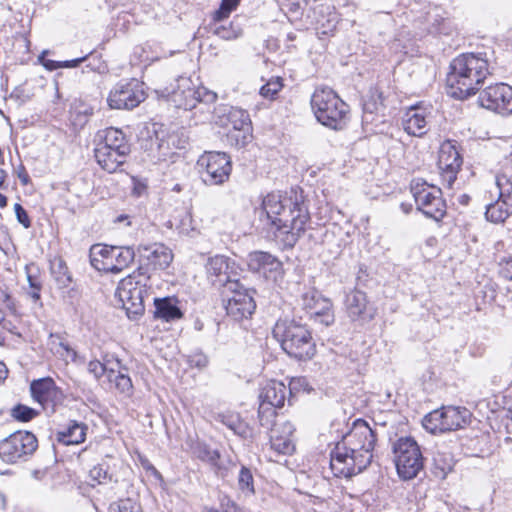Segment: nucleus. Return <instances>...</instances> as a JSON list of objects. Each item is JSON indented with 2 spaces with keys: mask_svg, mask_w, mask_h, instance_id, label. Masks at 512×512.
Masks as SVG:
<instances>
[{
  "mask_svg": "<svg viewBox=\"0 0 512 512\" xmlns=\"http://www.w3.org/2000/svg\"><path fill=\"white\" fill-rule=\"evenodd\" d=\"M262 211L270 223L274 240L283 249L296 245L310 220L308 208L297 194L269 193L263 198Z\"/></svg>",
  "mask_w": 512,
  "mask_h": 512,
  "instance_id": "obj_1",
  "label": "nucleus"
},
{
  "mask_svg": "<svg viewBox=\"0 0 512 512\" xmlns=\"http://www.w3.org/2000/svg\"><path fill=\"white\" fill-rule=\"evenodd\" d=\"M376 441V431L365 420H355L349 432L330 452L333 475L350 478L365 470L372 462Z\"/></svg>",
  "mask_w": 512,
  "mask_h": 512,
  "instance_id": "obj_2",
  "label": "nucleus"
},
{
  "mask_svg": "<svg viewBox=\"0 0 512 512\" xmlns=\"http://www.w3.org/2000/svg\"><path fill=\"white\" fill-rule=\"evenodd\" d=\"M488 74V60L480 54L459 55L451 62L447 76L451 96L465 99L475 94Z\"/></svg>",
  "mask_w": 512,
  "mask_h": 512,
  "instance_id": "obj_3",
  "label": "nucleus"
},
{
  "mask_svg": "<svg viewBox=\"0 0 512 512\" xmlns=\"http://www.w3.org/2000/svg\"><path fill=\"white\" fill-rule=\"evenodd\" d=\"M273 336L282 349L299 360L311 359L315 354V343L309 329L296 320L280 319L273 328Z\"/></svg>",
  "mask_w": 512,
  "mask_h": 512,
  "instance_id": "obj_4",
  "label": "nucleus"
},
{
  "mask_svg": "<svg viewBox=\"0 0 512 512\" xmlns=\"http://www.w3.org/2000/svg\"><path fill=\"white\" fill-rule=\"evenodd\" d=\"M311 107L316 119L324 126L340 130L346 124L348 105L331 88H317L311 97Z\"/></svg>",
  "mask_w": 512,
  "mask_h": 512,
  "instance_id": "obj_5",
  "label": "nucleus"
},
{
  "mask_svg": "<svg viewBox=\"0 0 512 512\" xmlns=\"http://www.w3.org/2000/svg\"><path fill=\"white\" fill-rule=\"evenodd\" d=\"M148 282L149 276L142 267L119 282L115 295L122 303L128 318L137 319L144 313Z\"/></svg>",
  "mask_w": 512,
  "mask_h": 512,
  "instance_id": "obj_6",
  "label": "nucleus"
},
{
  "mask_svg": "<svg viewBox=\"0 0 512 512\" xmlns=\"http://www.w3.org/2000/svg\"><path fill=\"white\" fill-rule=\"evenodd\" d=\"M90 263L98 271L118 274L135 259L132 247H117L95 244L90 248Z\"/></svg>",
  "mask_w": 512,
  "mask_h": 512,
  "instance_id": "obj_7",
  "label": "nucleus"
},
{
  "mask_svg": "<svg viewBox=\"0 0 512 512\" xmlns=\"http://www.w3.org/2000/svg\"><path fill=\"white\" fill-rule=\"evenodd\" d=\"M470 418L471 413L465 407L443 406L428 413L423 426L433 434L455 431L468 425Z\"/></svg>",
  "mask_w": 512,
  "mask_h": 512,
  "instance_id": "obj_8",
  "label": "nucleus"
},
{
  "mask_svg": "<svg viewBox=\"0 0 512 512\" xmlns=\"http://www.w3.org/2000/svg\"><path fill=\"white\" fill-rule=\"evenodd\" d=\"M394 461L399 476L413 479L423 468V456L418 443L411 437L399 438L393 445Z\"/></svg>",
  "mask_w": 512,
  "mask_h": 512,
  "instance_id": "obj_9",
  "label": "nucleus"
},
{
  "mask_svg": "<svg viewBox=\"0 0 512 512\" xmlns=\"http://www.w3.org/2000/svg\"><path fill=\"white\" fill-rule=\"evenodd\" d=\"M411 192L417 209L426 217L439 221L445 216L446 205L439 188L425 181L415 180L411 184Z\"/></svg>",
  "mask_w": 512,
  "mask_h": 512,
  "instance_id": "obj_10",
  "label": "nucleus"
},
{
  "mask_svg": "<svg viewBox=\"0 0 512 512\" xmlns=\"http://www.w3.org/2000/svg\"><path fill=\"white\" fill-rule=\"evenodd\" d=\"M216 93L208 91L204 87H197L187 77L177 79V85L171 92V101L177 108L184 110L195 109L198 104L215 102Z\"/></svg>",
  "mask_w": 512,
  "mask_h": 512,
  "instance_id": "obj_11",
  "label": "nucleus"
},
{
  "mask_svg": "<svg viewBox=\"0 0 512 512\" xmlns=\"http://www.w3.org/2000/svg\"><path fill=\"white\" fill-rule=\"evenodd\" d=\"M38 447L36 436L29 431H16L0 442V458L6 463L26 460Z\"/></svg>",
  "mask_w": 512,
  "mask_h": 512,
  "instance_id": "obj_12",
  "label": "nucleus"
},
{
  "mask_svg": "<svg viewBox=\"0 0 512 512\" xmlns=\"http://www.w3.org/2000/svg\"><path fill=\"white\" fill-rule=\"evenodd\" d=\"M252 292L240 282H230L223 290L227 315L235 321L249 318L255 311L256 304Z\"/></svg>",
  "mask_w": 512,
  "mask_h": 512,
  "instance_id": "obj_13",
  "label": "nucleus"
},
{
  "mask_svg": "<svg viewBox=\"0 0 512 512\" xmlns=\"http://www.w3.org/2000/svg\"><path fill=\"white\" fill-rule=\"evenodd\" d=\"M202 180L207 185H221L232 171L230 157L224 152H205L197 161Z\"/></svg>",
  "mask_w": 512,
  "mask_h": 512,
  "instance_id": "obj_14",
  "label": "nucleus"
},
{
  "mask_svg": "<svg viewBox=\"0 0 512 512\" xmlns=\"http://www.w3.org/2000/svg\"><path fill=\"white\" fill-rule=\"evenodd\" d=\"M146 98L143 84L136 79L117 83L110 91L107 102L112 109L131 110Z\"/></svg>",
  "mask_w": 512,
  "mask_h": 512,
  "instance_id": "obj_15",
  "label": "nucleus"
},
{
  "mask_svg": "<svg viewBox=\"0 0 512 512\" xmlns=\"http://www.w3.org/2000/svg\"><path fill=\"white\" fill-rule=\"evenodd\" d=\"M463 160L454 141H444L439 150L438 169L443 185L451 189L460 171Z\"/></svg>",
  "mask_w": 512,
  "mask_h": 512,
  "instance_id": "obj_16",
  "label": "nucleus"
},
{
  "mask_svg": "<svg viewBox=\"0 0 512 512\" xmlns=\"http://www.w3.org/2000/svg\"><path fill=\"white\" fill-rule=\"evenodd\" d=\"M481 106L502 115L512 114V87L497 83L485 88L479 95Z\"/></svg>",
  "mask_w": 512,
  "mask_h": 512,
  "instance_id": "obj_17",
  "label": "nucleus"
},
{
  "mask_svg": "<svg viewBox=\"0 0 512 512\" xmlns=\"http://www.w3.org/2000/svg\"><path fill=\"white\" fill-rule=\"evenodd\" d=\"M301 306L311 319L324 326H329L334 322L332 302L314 289L302 294Z\"/></svg>",
  "mask_w": 512,
  "mask_h": 512,
  "instance_id": "obj_18",
  "label": "nucleus"
},
{
  "mask_svg": "<svg viewBox=\"0 0 512 512\" xmlns=\"http://www.w3.org/2000/svg\"><path fill=\"white\" fill-rule=\"evenodd\" d=\"M344 305L347 316L353 322L364 324L371 321L376 314V309L369 303L366 293L358 289L346 294Z\"/></svg>",
  "mask_w": 512,
  "mask_h": 512,
  "instance_id": "obj_19",
  "label": "nucleus"
},
{
  "mask_svg": "<svg viewBox=\"0 0 512 512\" xmlns=\"http://www.w3.org/2000/svg\"><path fill=\"white\" fill-rule=\"evenodd\" d=\"M30 391L34 401L39 403L44 410L51 412L63 400L62 391L50 377L34 380L30 385Z\"/></svg>",
  "mask_w": 512,
  "mask_h": 512,
  "instance_id": "obj_20",
  "label": "nucleus"
},
{
  "mask_svg": "<svg viewBox=\"0 0 512 512\" xmlns=\"http://www.w3.org/2000/svg\"><path fill=\"white\" fill-rule=\"evenodd\" d=\"M206 273L213 285L226 289L230 282H239L233 277L236 275L235 263L223 255H216L208 259Z\"/></svg>",
  "mask_w": 512,
  "mask_h": 512,
  "instance_id": "obj_21",
  "label": "nucleus"
},
{
  "mask_svg": "<svg viewBox=\"0 0 512 512\" xmlns=\"http://www.w3.org/2000/svg\"><path fill=\"white\" fill-rule=\"evenodd\" d=\"M431 110L422 106H412L404 114L402 125L409 135L422 137L429 130Z\"/></svg>",
  "mask_w": 512,
  "mask_h": 512,
  "instance_id": "obj_22",
  "label": "nucleus"
},
{
  "mask_svg": "<svg viewBox=\"0 0 512 512\" xmlns=\"http://www.w3.org/2000/svg\"><path fill=\"white\" fill-rule=\"evenodd\" d=\"M140 259L153 269L167 268L173 259L171 250L163 244L154 243L149 246H139Z\"/></svg>",
  "mask_w": 512,
  "mask_h": 512,
  "instance_id": "obj_23",
  "label": "nucleus"
},
{
  "mask_svg": "<svg viewBox=\"0 0 512 512\" xmlns=\"http://www.w3.org/2000/svg\"><path fill=\"white\" fill-rule=\"evenodd\" d=\"M129 153H122L121 151L96 145L94 149V156L100 167L109 172H117L122 165L125 164Z\"/></svg>",
  "mask_w": 512,
  "mask_h": 512,
  "instance_id": "obj_24",
  "label": "nucleus"
},
{
  "mask_svg": "<svg viewBox=\"0 0 512 512\" xmlns=\"http://www.w3.org/2000/svg\"><path fill=\"white\" fill-rule=\"evenodd\" d=\"M293 432L294 426L288 421L282 423L280 427L272 428L270 435L271 448L281 454H291L295 449L292 440Z\"/></svg>",
  "mask_w": 512,
  "mask_h": 512,
  "instance_id": "obj_25",
  "label": "nucleus"
},
{
  "mask_svg": "<svg viewBox=\"0 0 512 512\" xmlns=\"http://www.w3.org/2000/svg\"><path fill=\"white\" fill-rule=\"evenodd\" d=\"M291 394V388L280 381H268L259 394V400L277 408L284 406L286 397Z\"/></svg>",
  "mask_w": 512,
  "mask_h": 512,
  "instance_id": "obj_26",
  "label": "nucleus"
},
{
  "mask_svg": "<svg viewBox=\"0 0 512 512\" xmlns=\"http://www.w3.org/2000/svg\"><path fill=\"white\" fill-rule=\"evenodd\" d=\"M227 123L232 126L235 131L241 134V145H245L251 137V120L247 111L238 108L230 107L227 114Z\"/></svg>",
  "mask_w": 512,
  "mask_h": 512,
  "instance_id": "obj_27",
  "label": "nucleus"
},
{
  "mask_svg": "<svg viewBox=\"0 0 512 512\" xmlns=\"http://www.w3.org/2000/svg\"><path fill=\"white\" fill-rule=\"evenodd\" d=\"M154 305V317L156 319L172 322L183 317V313L178 307V300L175 297L155 298Z\"/></svg>",
  "mask_w": 512,
  "mask_h": 512,
  "instance_id": "obj_28",
  "label": "nucleus"
},
{
  "mask_svg": "<svg viewBox=\"0 0 512 512\" xmlns=\"http://www.w3.org/2000/svg\"><path fill=\"white\" fill-rule=\"evenodd\" d=\"M99 142L96 145L112 148L122 153L130 154V145L124 133L117 128H107L98 134Z\"/></svg>",
  "mask_w": 512,
  "mask_h": 512,
  "instance_id": "obj_29",
  "label": "nucleus"
},
{
  "mask_svg": "<svg viewBox=\"0 0 512 512\" xmlns=\"http://www.w3.org/2000/svg\"><path fill=\"white\" fill-rule=\"evenodd\" d=\"M87 429L84 423L71 421L66 428L57 432L56 439L64 445H78L85 441Z\"/></svg>",
  "mask_w": 512,
  "mask_h": 512,
  "instance_id": "obj_30",
  "label": "nucleus"
},
{
  "mask_svg": "<svg viewBox=\"0 0 512 512\" xmlns=\"http://www.w3.org/2000/svg\"><path fill=\"white\" fill-rule=\"evenodd\" d=\"M248 265L254 271H279L282 263L268 252L255 251L248 256Z\"/></svg>",
  "mask_w": 512,
  "mask_h": 512,
  "instance_id": "obj_31",
  "label": "nucleus"
},
{
  "mask_svg": "<svg viewBox=\"0 0 512 512\" xmlns=\"http://www.w3.org/2000/svg\"><path fill=\"white\" fill-rule=\"evenodd\" d=\"M122 363L116 358L109 368L108 380L122 394L130 395L133 390L131 378L122 371Z\"/></svg>",
  "mask_w": 512,
  "mask_h": 512,
  "instance_id": "obj_32",
  "label": "nucleus"
},
{
  "mask_svg": "<svg viewBox=\"0 0 512 512\" xmlns=\"http://www.w3.org/2000/svg\"><path fill=\"white\" fill-rule=\"evenodd\" d=\"M512 213V200L499 198L486 208V219L492 223H502Z\"/></svg>",
  "mask_w": 512,
  "mask_h": 512,
  "instance_id": "obj_33",
  "label": "nucleus"
},
{
  "mask_svg": "<svg viewBox=\"0 0 512 512\" xmlns=\"http://www.w3.org/2000/svg\"><path fill=\"white\" fill-rule=\"evenodd\" d=\"M50 270L59 288H67L70 285L72 278L62 258L57 257L51 260Z\"/></svg>",
  "mask_w": 512,
  "mask_h": 512,
  "instance_id": "obj_34",
  "label": "nucleus"
},
{
  "mask_svg": "<svg viewBox=\"0 0 512 512\" xmlns=\"http://www.w3.org/2000/svg\"><path fill=\"white\" fill-rule=\"evenodd\" d=\"M89 477L93 482L91 483L92 486L95 484H107L113 481H117L107 460H103L101 463L95 465L89 471Z\"/></svg>",
  "mask_w": 512,
  "mask_h": 512,
  "instance_id": "obj_35",
  "label": "nucleus"
},
{
  "mask_svg": "<svg viewBox=\"0 0 512 512\" xmlns=\"http://www.w3.org/2000/svg\"><path fill=\"white\" fill-rule=\"evenodd\" d=\"M51 351L66 363L74 362L77 358L76 351L60 336L51 335Z\"/></svg>",
  "mask_w": 512,
  "mask_h": 512,
  "instance_id": "obj_36",
  "label": "nucleus"
},
{
  "mask_svg": "<svg viewBox=\"0 0 512 512\" xmlns=\"http://www.w3.org/2000/svg\"><path fill=\"white\" fill-rule=\"evenodd\" d=\"M217 418L221 423H223L226 427L233 431L234 434L240 436L246 435L247 426L243 421H241L238 414H219Z\"/></svg>",
  "mask_w": 512,
  "mask_h": 512,
  "instance_id": "obj_37",
  "label": "nucleus"
},
{
  "mask_svg": "<svg viewBox=\"0 0 512 512\" xmlns=\"http://www.w3.org/2000/svg\"><path fill=\"white\" fill-rule=\"evenodd\" d=\"M453 469V460L450 456L437 453L433 457V473L436 477L444 479Z\"/></svg>",
  "mask_w": 512,
  "mask_h": 512,
  "instance_id": "obj_38",
  "label": "nucleus"
},
{
  "mask_svg": "<svg viewBox=\"0 0 512 512\" xmlns=\"http://www.w3.org/2000/svg\"><path fill=\"white\" fill-rule=\"evenodd\" d=\"M276 409L277 407L260 401L258 418L261 426L267 429L275 428Z\"/></svg>",
  "mask_w": 512,
  "mask_h": 512,
  "instance_id": "obj_39",
  "label": "nucleus"
},
{
  "mask_svg": "<svg viewBox=\"0 0 512 512\" xmlns=\"http://www.w3.org/2000/svg\"><path fill=\"white\" fill-rule=\"evenodd\" d=\"M141 507L136 499L127 497L119 499L109 506V512H140Z\"/></svg>",
  "mask_w": 512,
  "mask_h": 512,
  "instance_id": "obj_40",
  "label": "nucleus"
},
{
  "mask_svg": "<svg viewBox=\"0 0 512 512\" xmlns=\"http://www.w3.org/2000/svg\"><path fill=\"white\" fill-rule=\"evenodd\" d=\"M238 486L239 489L249 495L254 494L253 476L251 471L242 467L238 475Z\"/></svg>",
  "mask_w": 512,
  "mask_h": 512,
  "instance_id": "obj_41",
  "label": "nucleus"
},
{
  "mask_svg": "<svg viewBox=\"0 0 512 512\" xmlns=\"http://www.w3.org/2000/svg\"><path fill=\"white\" fill-rule=\"evenodd\" d=\"M11 415L18 421L27 422L35 418L38 415V412L26 405L18 404L13 407Z\"/></svg>",
  "mask_w": 512,
  "mask_h": 512,
  "instance_id": "obj_42",
  "label": "nucleus"
},
{
  "mask_svg": "<svg viewBox=\"0 0 512 512\" xmlns=\"http://www.w3.org/2000/svg\"><path fill=\"white\" fill-rule=\"evenodd\" d=\"M240 0H222L221 5L214 13V20L221 21L228 18L230 13L236 9Z\"/></svg>",
  "mask_w": 512,
  "mask_h": 512,
  "instance_id": "obj_43",
  "label": "nucleus"
},
{
  "mask_svg": "<svg viewBox=\"0 0 512 512\" xmlns=\"http://www.w3.org/2000/svg\"><path fill=\"white\" fill-rule=\"evenodd\" d=\"M282 83L280 78L270 79L260 89V95L267 99H273L275 95L281 90Z\"/></svg>",
  "mask_w": 512,
  "mask_h": 512,
  "instance_id": "obj_44",
  "label": "nucleus"
},
{
  "mask_svg": "<svg viewBox=\"0 0 512 512\" xmlns=\"http://www.w3.org/2000/svg\"><path fill=\"white\" fill-rule=\"evenodd\" d=\"M496 185L499 190V198L512 200V182L506 175H498L496 177Z\"/></svg>",
  "mask_w": 512,
  "mask_h": 512,
  "instance_id": "obj_45",
  "label": "nucleus"
},
{
  "mask_svg": "<svg viewBox=\"0 0 512 512\" xmlns=\"http://www.w3.org/2000/svg\"><path fill=\"white\" fill-rule=\"evenodd\" d=\"M214 34L224 40L236 39L241 35L240 29H234L232 25H219L214 29Z\"/></svg>",
  "mask_w": 512,
  "mask_h": 512,
  "instance_id": "obj_46",
  "label": "nucleus"
},
{
  "mask_svg": "<svg viewBox=\"0 0 512 512\" xmlns=\"http://www.w3.org/2000/svg\"><path fill=\"white\" fill-rule=\"evenodd\" d=\"M110 362L106 361V363H102L98 360H92L88 363V371L95 376V378L99 379L105 373L109 374L108 364Z\"/></svg>",
  "mask_w": 512,
  "mask_h": 512,
  "instance_id": "obj_47",
  "label": "nucleus"
},
{
  "mask_svg": "<svg viewBox=\"0 0 512 512\" xmlns=\"http://www.w3.org/2000/svg\"><path fill=\"white\" fill-rule=\"evenodd\" d=\"M188 363L191 367L202 369L207 366L208 358L202 352H194L188 356Z\"/></svg>",
  "mask_w": 512,
  "mask_h": 512,
  "instance_id": "obj_48",
  "label": "nucleus"
},
{
  "mask_svg": "<svg viewBox=\"0 0 512 512\" xmlns=\"http://www.w3.org/2000/svg\"><path fill=\"white\" fill-rule=\"evenodd\" d=\"M500 274L512 280V256H504L499 261Z\"/></svg>",
  "mask_w": 512,
  "mask_h": 512,
  "instance_id": "obj_49",
  "label": "nucleus"
},
{
  "mask_svg": "<svg viewBox=\"0 0 512 512\" xmlns=\"http://www.w3.org/2000/svg\"><path fill=\"white\" fill-rule=\"evenodd\" d=\"M14 211L18 222L22 224L25 228H29L31 226V221L26 210L22 207V205L19 203H15Z\"/></svg>",
  "mask_w": 512,
  "mask_h": 512,
  "instance_id": "obj_50",
  "label": "nucleus"
},
{
  "mask_svg": "<svg viewBox=\"0 0 512 512\" xmlns=\"http://www.w3.org/2000/svg\"><path fill=\"white\" fill-rule=\"evenodd\" d=\"M48 53V51H43L39 56V61L42 63V65L49 71L56 70L58 68H61V62L45 59V55Z\"/></svg>",
  "mask_w": 512,
  "mask_h": 512,
  "instance_id": "obj_51",
  "label": "nucleus"
},
{
  "mask_svg": "<svg viewBox=\"0 0 512 512\" xmlns=\"http://www.w3.org/2000/svg\"><path fill=\"white\" fill-rule=\"evenodd\" d=\"M0 303L5 305V307L7 309H9L10 311L15 310V305H14V301H13L12 297L10 296L9 293H7L4 290L0 291Z\"/></svg>",
  "mask_w": 512,
  "mask_h": 512,
  "instance_id": "obj_52",
  "label": "nucleus"
},
{
  "mask_svg": "<svg viewBox=\"0 0 512 512\" xmlns=\"http://www.w3.org/2000/svg\"><path fill=\"white\" fill-rule=\"evenodd\" d=\"M86 58L87 55L73 60L63 61L61 62V68H75L84 62Z\"/></svg>",
  "mask_w": 512,
  "mask_h": 512,
  "instance_id": "obj_53",
  "label": "nucleus"
},
{
  "mask_svg": "<svg viewBox=\"0 0 512 512\" xmlns=\"http://www.w3.org/2000/svg\"><path fill=\"white\" fill-rule=\"evenodd\" d=\"M27 280L30 289H41V283L37 280V278L33 277L29 273L27 274Z\"/></svg>",
  "mask_w": 512,
  "mask_h": 512,
  "instance_id": "obj_54",
  "label": "nucleus"
},
{
  "mask_svg": "<svg viewBox=\"0 0 512 512\" xmlns=\"http://www.w3.org/2000/svg\"><path fill=\"white\" fill-rule=\"evenodd\" d=\"M286 7L288 8V11L292 13H299L301 10L299 2H288L286 4Z\"/></svg>",
  "mask_w": 512,
  "mask_h": 512,
  "instance_id": "obj_55",
  "label": "nucleus"
},
{
  "mask_svg": "<svg viewBox=\"0 0 512 512\" xmlns=\"http://www.w3.org/2000/svg\"><path fill=\"white\" fill-rule=\"evenodd\" d=\"M220 504H221V507H222V511H224V510L228 511V507L229 506H234V503L228 497H223L220 500Z\"/></svg>",
  "mask_w": 512,
  "mask_h": 512,
  "instance_id": "obj_56",
  "label": "nucleus"
},
{
  "mask_svg": "<svg viewBox=\"0 0 512 512\" xmlns=\"http://www.w3.org/2000/svg\"><path fill=\"white\" fill-rule=\"evenodd\" d=\"M8 374V370L6 368V365L3 362H0V382L4 379H6Z\"/></svg>",
  "mask_w": 512,
  "mask_h": 512,
  "instance_id": "obj_57",
  "label": "nucleus"
},
{
  "mask_svg": "<svg viewBox=\"0 0 512 512\" xmlns=\"http://www.w3.org/2000/svg\"><path fill=\"white\" fill-rule=\"evenodd\" d=\"M40 290L41 289H31L28 294L34 301H38L40 300Z\"/></svg>",
  "mask_w": 512,
  "mask_h": 512,
  "instance_id": "obj_58",
  "label": "nucleus"
},
{
  "mask_svg": "<svg viewBox=\"0 0 512 512\" xmlns=\"http://www.w3.org/2000/svg\"><path fill=\"white\" fill-rule=\"evenodd\" d=\"M7 206V197L0 193V207L4 208Z\"/></svg>",
  "mask_w": 512,
  "mask_h": 512,
  "instance_id": "obj_59",
  "label": "nucleus"
},
{
  "mask_svg": "<svg viewBox=\"0 0 512 512\" xmlns=\"http://www.w3.org/2000/svg\"><path fill=\"white\" fill-rule=\"evenodd\" d=\"M6 176H7L6 172L0 168V187H2Z\"/></svg>",
  "mask_w": 512,
  "mask_h": 512,
  "instance_id": "obj_60",
  "label": "nucleus"
},
{
  "mask_svg": "<svg viewBox=\"0 0 512 512\" xmlns=\"http://www.w3.org/2000/svg\"><path fill=\"white\" fill-rule=\"evenodd\" d=\"M411 205L410 204H405V203H402L401 204V208L403 210L404 213L408 214L411 210Z\"/></svg>",
  "mask_w": 512,
  "mask_h": 512,
  "instance_id": "obj_61",
  "label": "nucleus"
},
{
  "mask_svg": "<svg viewBox=\"0 0 512 512\" xmlns=\"http://www.w3.org/2000/svg\"><path fill=\"white\" fill-rule=\"evenodd\" d=\"M203 512H228V511L227 510L219 511V510L214 509V508H205Z\"/></svg>",
  "mask_w": 512,
  "mask_h": 512,
  "instance_id": "obj_62",
  "label": "nucleus"
},
{
  "mask_svg": "<svg viewBox=\"0 0 512 512\" xmlns=\"http://www.w3.org/2000/svg\"><path fill=\"white\" fill-rule=\"evenodd\" d=\"M195 328H196L197 330H202V328H203V324H202L199 320H197V321L195 322Z\"/></svg>",
  "mask_w": 512,
  "mask_h": 512,
  "instance_id": "obj_63",
  "label": "nucleus"
},
{
  "mask_svg": "<svg viewBox=\"0 0 512 512\" xmlns=\"http://www.w3.org/2000/svg\"><path fill=\"white\" fill-rule=\"evenodd\" d=\"M507 417L512 421V406L508 408Z\"/></svg>",
  "mask_w": 512,
  "mask_h": 512,
  "instance_id": "obj_64",
  "label": "nucleus"
}]
</instances>
